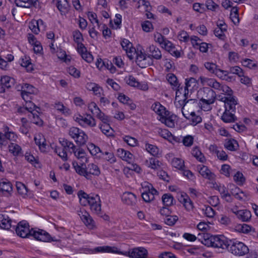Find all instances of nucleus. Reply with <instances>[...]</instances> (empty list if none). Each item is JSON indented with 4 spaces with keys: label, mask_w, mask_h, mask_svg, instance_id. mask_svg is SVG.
<instances>
[{
    "label": "nucleus",
    "mask_w": 258,
    "mask_h": 258,
    "mask_svg": "<svg viewBox=\"0 0 258 258\" xmlns=\"http://www.w3.org/2000/svg\"><path fill=\"white\" fill-rule=\"evenodd\" d=\"M161 122L169 127H174L175 126L174 120L172 119V116L168 118H164L161 120Z\"/></svg>",
    "instance_id": "0e129e2a"
},
{
    "label": "nucleus",
    "mask_w": 258,
    "mask_h": 258,
    "mask_svg": "<svg viewBox=\"0 0 258 258\" xmlns=\"http://www.w3.org/2000/svg\"><path fill=\"white\" fill-rule=\"evenodd\" d=\"M21 65L22 67L26 68L29 72H31L33 70L32 64L30 62V59H27L26 57H25V60L24 58L22 59Z\"/></svg>",
    "instance_id": "bf43d9fd"
},
{
    "label": "nucleus",
    "mask_w": 258,
    "mask_h": 258,
    "mask_svg": "<svg viewBox=\"0 0 258 258\" xmlns=\"http://www.w3.org/2000/svg\"><path fill=\"white\" fill-rule=\"evenodd\" d=\"M16 186L18 190V192L22 195H26L28 192V188L26 186L22 183L20 182H17Z\"/></svg>",
    "instance_id": "c03bdc74"
},
{
    "label": "nucleus",
    "mask_w": 258,
    "mask_h": 258,
    "mask_svg": "<svg viewBox=\"0 0 258 258\" xmlns=\"http://www.w3.org/2000/svg\"><path fill=\"white\" fill-rule=\"evenodd\" d=\"M126 83L132 87H135L138 81L136 78L132 75L129 76L125 78Z\"/></svg>",
    "instance_id": "69168bd1"
},
{
    "label": "nucleus",
    "mask_w": 258,
    "mask_h": 258,
    "mask_svg": "<svg viewBox=\"0 0 258 258\" xmlns=\"http://www.w3.org/2000/svg\"><path fill=\"white\" fill-rule=\"evenodd\" d=\"M238 146L237 142L234 139H230L226 140V142L224 144V147L225 148L228 149V150L234 151H236L237 149V147Z\"/></svg>",
    "instance_id": "c756f323"
},
{
    "label": "nucleus",
    "mask_w": 258,
    "mask_h": 258,
    "mask_svg": "<svg viewBox=\"0 0 258 258\" xmlns=\"http://www.w3.org/2000/svg\"><path fill=\"white\" fill-rule=\"evenodd\" d=\"M228 73L237 75L239 77H242L243 74L242 69L238 66L231 67Z\"/></svg>",
    "instance_id": "680f3d73"
},
{
    "label": "nucleus",
    "mask_w": 258,
    "mask_h": 258,
    "mask_svg": "<svg viewBox=\"0 0 258 258\" xmlns=\"http://www.w3.org/2000/svg\"><path fill=\"white\" fill-rule=\"evenodd\" d=\"M197 238L206 246L222 249H227L229 243L224 236L212 235L209 233H199Z\"/></svg>",
    "instance_id": "f03ea898"
},
{
    "label": "nucleus",
    "mask_w": 258,
    "mask_h": 258,
    "mask_svg": "<svg viewBox=\"0 0 258 258\" xmlns=\"http://www.w3.org/2000/svg\"><path fill=\"white\" fill-rule=\"evenodd\" d=\"M88 108L94 115L95 113H97V111H99V110L100 109L97 104L94 102H92L89 103L88 104Z\"/></svg>",
    "instance_id": "774afa93"
},
{
    "label": "nucleus",
    "mask_w": 258,
    "mask_h": 258,
    "mask_svg": "<svg viewBox=\"0 0 258 258\" xmlns=\"http://www.w3.org/2000/svg\"><path fill=\"white\" fill-rule=\"evenodd\" d=\"M123 203L130 206L136 205L137 200L136 196L131 192H125L121 196Z\"/></svg>",
    "instance_id": "f8f14e48"
},
{
    "label": "nucleus",
    "mask_w": 258,
    "mask_h": 258,
    "mask_svg": "<svg viewBox=\"0 0 258 258\" xmlns=\"http://www.w3.org/2000/svg\"><path fill=\"white\" fill-rule=\"evenodd\" d=\"M227 28L226 27H220V28H216L214 30V34L216 36L219 37V38L223 39L225 37V35L224 32L226 31Z\"/></svg>",
    "instance_id": "864d4df0"
},
{
    "label": "nucleus",
    "mask_w": 258,
    "mask_h": 258,
    "mask_svg": "<svg viewBox=\"0 0 258 258\" xmlns=\"http://www.w3.org/2000/svg\"><path fill=\"white\" fill-rule=\"evenodd\" d=\"M9 149L10 152L14 156H17L22 154L21 147L16 144L11 143L9 145Z\"/></svg>",
    "instance_id": "c85d7f7f"
},
{
    "label": "nucleus",
    "mask_w": 258,
    "mask_h": 258,
    "mask_svg": "<svg viewBox=\"0 0 258 258\" xmlns=\"http://www.w3.org/2000/svg\"><path fill=\"white\" fill-rule=\"evenodd\" d=\"M91 195H88L82 190L78 192V196L79 199L80 203L82 206H86L88 205V201Z\"/></svg>",
    "instance_id": "a878e982"
},
{
    "label": "nucleus",
    "mask_w": 258,
    "mask_h": 258,
    "mask_svg": "<svg viewBox=\"0 0 258 258\" xmlns=\"http://www.w3.org/2000/svg\"><path fill=\"white\" fill-rule=\"evenodd\" d=\"M149 54L148 57L150 59V62H152V59L157 60L162 58V53L160 49L156 46L151 45L149 47Z\"/></svg>",
    "instance_id": "9b49d317"
},
{
    "label": "nucleus",
    "mask_w": 258,
    "mask_h": 258,
    "mask_svg": "<svg viewBox=\"0 0 258 258\" xmlns=\"http://www.w3.org/2000/svg\"><path fill=\"white\" fill-rule=\"evenodd\" d=\"M159 134L161 136V137H163V138L168 140L170 142H172V141L170 139V137L172 134L167 130H161V131L159 132Z\"/></svg>",
    "instance_id": "338daca9"
},
{
    "label": "nucleus",
    "mask_w": 258,
    "mask_h": 258,
    "mask_svg": "<svg viewBox=\"0 0 258 258\" xmlns=\"http://www.w3.org/2000/svg\"><path fill=\"white\" fill-rule=\"evenodd\" d=\"M234 180L239 185H242L245 182V179L242 173L237 171L234 176Z\"/></svg>",
    "instance_id": "de8ad7c7"
},
{
    "label": "nucleus",
    "mask_w": 258,
    "mask_h": 258,
    "mask_svg": "<svg viewBox=\"0 0 258 258\" xmlns=\"http://www.w3.org/2000/svg\"><path fill=\"white\" fill-rule=\"evenodd\" d=\"M75 120L82 126H89L90 127L95 126L96 125L95 119L90 115L87 114V117L79 114L76 117Z\"/></svg>",
    "instance_id": "9d476101"
},
{
    "label": "nucleus",
    "mask_w": 258,
    "mask_h": 258,
    "mask_svg": "<svg viewBox=\"0 0 258 258\" xmlns=\"http://www.w3.org/2000/svg\"><path fill=\"white\" fill-rule=\"evenodd\" d=\"M181 197L183 198L182 202L183 203L185 208L187 211H190L192 210L194 208V204L190 198L187 196H186L185 198H184L183 196H181Z\"/></svg>",
    "instance_id": "58836bf2"
},
{
    "label": "nucleus",
    "mask_w": 258,
    "mask_h": 258,
    "mask_svg": "<svg viewBox=\"0 0 258 258\" xmlns=\"http://www.w3.org/2000/svg\"><path fill=\"white\" fill-rule=\"evenodd\" d=\"M146 149L148 152L154 156L157 155L158 154L159 149L156 146L147 144L146 145Z\"/></svg>",
    "instance_id": "37998d69"
},
{
    "label": "nucleus",
    "mask_w": 258,
    "mask_h": 258,
    "mask_svg": "<svg viewBox=\"0 0 258 258\" xmlns=\"http://www.w3.org/2000/svg\"><path fill=\"white\" fill-rule=\"evenodd\" d=\"M13 190L12 184L8 179H2L0 181V191L4 195H10Z\"/></svg>",
    "instance_id": "4468645a"
},
{
    "label": "nucleus",
    "mask_w": 258,
    "mask_h": 258,
    "mask_svg": "<svg viewBox=\"0 0 258 258\" xmlns=\"http://www.w3.org/2000/svg\"><path fill=\"white\" fill-rule=\"evenodd\" d=\"M0 82H1V84L4 85V86L7 89L11 88L12 87L14 86L15 84L14 79L8 76H5L1 77Z\"/></svg>",
    "instance_id": "393cba45"
},
{
    "label": "nucleus",
    "mask_w": 258,
    "mask_h": 258,
    "mask_svg": "<svg viewBox=\"0 0 258 258\" xmlns=\"http://www.w3.org/2000/svg\"><path fill=\"white\" fill-rule=\"evenodd\" d=\"M24 106L26 110L30 112V114L33 113V111L37 108L40 110V108L36 106L35 104L31 101L26 102V104Z\"/></svg>",
    "instance_id": "13d9d810"
},
{
    "label": "nucleus",
    "mask_w": 258,
    "mask_h": 258,
    "mask_svg": "<svg viewBox=\"0 0 258 258\" xmlns=\"http://www.w3.org/2000/svg\"><path fill=\"white\" fill-rule=\"evenodd\" d=\"M117 154L118 156L123 160H125L129 163L132 160L133 155L129 151H126L123 149L117 150Z\"/></svg>",
    "instance_id": "4be33fe9"
},
{
    "label": "nucleus",
    "mask_w": 258,
    "mask_h": 258,
    "mask_svg": "<svg viewBox=\"0 0 258 258\" xmlns=\"http://www.w3.org/2000/svg\"><path fill=\"white\" fill-rule=\"evenodd\" d=\"M178 219V218L176 216H171L169 215L166 217V218L165 219V223L169 226H172L175 224Z\"/></svg>",
    "instance_id": "052dcab7"
},
{
    "label": "nucleus",
    "mask_w": 258,
    "mask_h": 258,
    "mask_svg": "<svg viewBox=\"0 0 258 258\" xmlns=\"http://www.w3.org/2000/svg\"><path fill=\"white\" fill-rule=\"evenodd\" d=\"M181 142L185 146L190 147L193 144L194 138L190 135H187L182 138Z\"/></svg>",
    "instance_id": "3c124183"
},
{
    "label": "nucleus",
    "mask_w": 258,
    "mask_h": 258,
    "mask_svg": "<svg viewBox=\"0 0 258 258\" xmlns=\"http://www.w3.org/2000/svg\"><path fill=\"white\" fill-rule=\"evenodd\" d=\"M99 157L106 160L111 164L116 162V158L113 153L111 152H103L102 155L99 156Z\"/></svg>",
    "instance_id": "7c9ffc66"
},
{
    "label": "nucleus",
    "mask_w": 258,
    "mask_h": 258,
    "mask_svg": "<svg viewBox=\"0 0 258 258\" xmlns=\"http://www.w3.org/2000/svg\"><path fill=\"white\" fill-rule=\"evenodd\" d=\"M236 215L239 219L243 222L248 221L251 217V212L248 210H239L237 211Z\"/></svg>",
    "instance_id": "a211bd4d"
},
{
    "label": "nucleus",
    "mask_w": 258,
    "mask_h": 258,
    "mask_svg": "<svg viewBox=\"0 0 258 258\" xmlns=\"http://www.w3.org/2000/svg\"><path fill=\"white\" fill-rule=\"evenodd\" d=\"M78 52L81 54L83 59L88 62H91L93 60V57L90 52H88L86 47L85 46V49L78 48Z\"/></svg>",
    "instance_id": "5701e85b"
},
{
    "label": "nucleus",
    "mask_w": 258,
    "mask_h": 258,
    "mask_svg": "<svg viewBox=\"0 0 258 258\" xmlns=\"http://www.w3.org/2000/svg\"><path fill=\"white\" fill-rule=\"evenodd\" d=\"M124 141L130 146L135 147L138 143L136 139L129 136H126L123 138Z\"/></svg>",
    "instance_id": "5fc2aeb1"
},
{
    "label": "nucleus",
    "mask_w": 258,
    "mask_h": 258,
    "mask_svg": "<svg viewBox=\"0 0 258 258\" xmlns=\"http://www.w3.org/2000/svg\"><path fill=\"white\" fill-rule=\"evenodd\" d=\"M136 53V62L137 65L141 68H145L153 64V62H150L147 59L148 56L146 53L143 52L141 50L138 49L136 51H134Z\"/></svg>",
    "instance_id": "6e6552de"
},
{
    "label": "nucleus",
    "mask_w": 258,
    "mask_h": 258,
    "mask_svg": "<svg viewBox=\"0 0 258 258\" xmlns=\"http://www.w3.org/2000/svg\"><path fill=\"white\" fill-rule=\"evenodd\" d=\"M54 107L58 111L62 112L65 115H69L71 114V110L70 109L66 107L63 104L60 102H58L55 104Z\"/></svg>",
    "instance_id": "4c0bfd02"
},
{
    "label": "nucleus",
    "mask_w": 258,
    "mask_h": 258,
    "mask_svg": "<svg viewBox=\"0 0 258 258\" xmlns=\"http://www.w3.org/2000/svg\"><path fill=\"white\" fill-rule=\"evenodd\" d=\"M78 215L82 221L88 228L93 229L95 227V221L93 220L89 213L86 210H80L78 211Z\"/></svg>",
    "instance_id": "1a4fd4ad"
},
{
    "label": "nucleus",
    "mask_w": 258,
    "mask_h": 258,
    "mask_svg": "<svg viewBox=\"0 0 258 258\" xmlns=\"http://www.w3.org/2000/svg\"><path fill=\"white\" fill-rule=\"evenodd\" d=\"M88 136L84 133V132H82L81 133V134L78 137L77 140H75L76 143L80 145L83 146L84 145L88 140Z\"/></svg>",
    "instance_id": "c9c22d12"
},
{
    "label": "nucleus",
    "mask_w": 258,
    "mask_h": 258,
    "mask_svg": "<svg viewBox=\"0 0 258 258\" xmlns=\"http://www.w3.org/2000/svg\"><path fill=\"white\" fill-rule=\"evenodd\" d=\"M97 252H112V253H119L117 248L115 247H111L109 246H99L96 247L95 249Z\"/></svg>",
    "instance_id": "473e14b6"
},
{
    "label": "nucleus",
    "mask_w": 258,
    "mask_h": 258,
    "mask_svg": "<svg viewBox=\"0 0 258 258\" xmlns=\"http://www.w3.org/2000/svg\"><path fill=\"white\" fill-rule=\"evenodd\" d=\"M191 154L194 157H195L198 161L201 163H204L206 161V158L202 153L199 148L198 146H196L193 148Z\"/></svg>",
    "instance_id": "b1692460"
},
{
    "label": "nucleus",
    "mask_w": 258,
    "mask_h": 258,
    "mask_svg": "<svg viewBox=\"0 0 258 258\" xmlns=\"http://www.w3.org/2000/svg\"><path fill=\"white\" fill-rule=\"evenodd\" d=\"M236 228V230L244 233H248L251 230V227L246 224H239Z\"/></svg>",
    "instance_id": "79ce46f5"
},
{
    "label": "nucleus",
    "mask_w": 258,
    "mask_h": 258,
    "mask_svg": "<svg viewBox=\"0 0 258 258\" xmlns=\"http://www.w3.org/2000/svg\"><path fill=\"white\" fill-rule=\"evenodd\" d=\"M227 249L233 254L238 256L245 255L249 252L247 246L244 243L237 241L232 242L230 240Z\"/></svg>",
    "instance_id": "423d86ee"
},
{
    "label": "nucleus",
    "mask_w": 258,
    "mask_h": 258,
    "mask_svg": "<svg viewBox=\"0 0 258 258\" xmlns=\"http://www.w3.org/2000/svg\"><path fill=\"white\" fill-rule=\"evenodd\" d=\"M42 23V21L41 20H39L38 21H33L30 23L29 27L32 30V31L35 33V34H37L40 31L39 28V23Z\"/></svg>",
    "instance_id": "e433bc0d"
},
{
    "label": "nucleus",
    "mask_w": 258,
    "mask_h": 258,
    "mask_svg": "<svg viewBox=\"0 0 258 258\" xmlns=\"http://www.w3.org/2000/svg\"><path fill=\"white\" fill-rule=\"evenodd\" d=\"M99 128L107 136L110 137L113 136V130L110 127L108 122L100 124Z\"/></svg>",
    "instance_id": "cd10ccee"
},
{
    "label": "nucleus",
    "mask_w": 258,
    "mask_h": 258,
    "mask_svg": "<svg viewBox=\"0 0 258 258\" xmlns=\"http://www.w3.org/2000/svg\"><path fill=\"white\" fill-rule=\"evenodd\" d=\"M220 100L224 102L225 110L221 116V119L225 122L230 123L234 122L236 117L232 112L235 111V106L237 104V101L234 97H222Z\"/></svg>",
    "instance_id": "20e7f679"
},
{
    "label": "nucleus",
    "mask_w": 258,
    "mask_h": 258,
    "mask_svg": "<svg viewBox=\"0 0 258 258\" xmlns=\"http://www.w3.org/2000/svg\"><path fill=\"white\" fill-rule=\"evenodd\" d=\"M172 165L176 168L181 169L184 166V161L180 158H174L172 160Z\"/></svg>",
    "instance_id": "8fccbe9b"
},
{
    "label": "nucleus",
    "mask_w": 258,
    "mask_h": 258,
    "mask_svg": "<svg viewBox=\"0 0 258 258\" xmlns=\"http://www.w3.org/2000/svg\"><path fill=\"white\" fill-rule=\"evenodd\" d=\"M15 231L17 234L22 238L31 236L35 239L43 242L57 241L52 238L48 233L43 230L39 229L38 231L34 230L33 229L30 230L28 224L25 222H19L15 228Z\"/></svg>",
    "instance_id": "f257e3e1"
},
{
    "label": "nucleus",
    "mask_w": 258,
    "mask_h": 258,
    "mask_svg": "<svg viewBox=\"0 0 258 258\" xmlns=\"http://www.w3.org/2000/svg\"><path fill=\"white\" fill-rule=\"evenodd\" d=\"M149 167L154 169H157L160 167V162L156 158L152 157L149 159Z\"/></svg>",
    "instance_id": "603ef678"
},
{
    "label": "nucleus",
    "mask_w": 258,
    "mask_h": 258,
    "mask_svg": "<svg viewBox=\"0 0 258 258\" xmlns=\"http://www.w3.org/2000/svg\"><path fill=\"white\" fill-rule=\"evenodd\" d=\"M151 108L158 115L161 114V112L164 110V106L162 105L159 102H156L152 104Z\"/></svg>",
    "instance_id": "09e8293b"
},
{
    "label": "nucleus",
    "mask_w": 258,
    "mask_h": 258,
    "mask_svg": "<svg viewBox=\"0 0 258 258\" xmlns=\"http://www.w3.org/2000/svg\"><path fill=\"white\" fill-rule=\"evenodd\" d=\"M166 79L169 83L172 86L176 88L179 87V84L178 83V80L176 76L172 73H169L167 75Z\"/></svg>",
    "instance_id": "72a5a7b5"
},
{
    "label": "nucleus",
    "mask_w": 258,
    "mask_h": 258,
    "mask_svg": "<svg viewBox=\"0 0 258 258\" xmlns=\"http://www.w3.org/2000/svg\"><path fill=\"white\" fill-rule=\"evenodd\" d=\"M148 251L144 247L134 248L130 253L129 256L132 258H146Z\"/></svg>",
    "instance_id": "ddd939ff"
},
{
    "label": "nucleus",
    "mask_w": 258,
    "mask_h": 258,
    "mask_svg": "<svg viewBox=\"0 0 258 258\" xmlns=\"http://www.w3.org/2000/svg\"><path fill=\"white\" fill-rule=\"evenodd\" d=\"M12 221L9 218L4 216V220L3 221L0 227L4 229L8 230L11 227Z\"/></svg>",
    "instance_id": "4d7b16f0"
},
{
    "label": "nucleus",
    "mask_w": 258,
    "mask_h": 258,
    "mask_svg": "<svg viewBox=\"0 0 258 258\" xmlns=\"http://www.w3.org/2000/svg\"><path fill=\"white\" fill-rule=\"evenodd\" d=\"M88 202V205L90 206L92 212L101 216V202L99 196L98 195H91Z\"/></svg>",
    "instance_id": "0eeeda50"
},
{
    "label": "nucleus",
    "mask_w": 258,
    "mask_h": 258,
    "mask_svg": "<svg viewBox=\"0 0 258 258\" xmlns=\"http://www.w3.org/2000/svg\"><path fill=\"white\" fill-rule=\"evenodd\" d=\"M75 156L79 159H81L82 163L88 162V159L86 157V154L85 151L82 149H80L76 153Z\"/></svg>",
    "instance_id": "a18cd8bd"
},
{
    "label": "nucleus",
    "mask_w": 258,
    "mask_h": 258,
    "mask_svg": "<svg viewBox=\"0 0 258 258\" xmlns=\"http://www.w3.org/2000/svg\"><path fill=\"white\" fill-rule=\"evenodd\" d=\"M214 187L215 189L219 191L220 194L222 195L223 198H226L229 197V199H227V202H231L230 194L228 192L226 187L224 185H218L217 184H214Z\"/></svg>",
    "instance_id": "6ab92c4d"
},
{
    "label": "nucleus",
    "mask_w": 258,
    "mask_h": 258,
    "mask_svg": "<svg viewBox=\"0 0 258 258\" xmlns=\"http://www.w3.org/2000/svg\"><path fill=\"white\" fill-rule=\"evenodd\" d=\"M197 169L200 174L204 178L211 179L214 174L211 172L208 167L205 165H198Z\"/></svg>",
    "instance_id": "f3484780"
},
{
    "label": "nucleus",
    "mask_w": 258,
    "mask_h": 258,
    "mask_svg": "<svg viewBox=\"0 0 258 258\" xmlns=\"http://www.w3.org/2000/svg\"><path fill=\"white\" fill-rule=\"evenodd\" d=\"M122 48L126 51V53L134 52L136 49L133 47V44L126 39H123L121 42Z\"/></svg>",
    "instance_id": "bb28decb"
},
{
    "label": "nucleus",
    "mask_w": 258,
    "mask_h": 258,
    "mask_svg": "<svg viewBox=\"0 0 258 258\" xmlns=\"http://www.w3.org/2000/svg\"><path fill=\"white\" fill-rule=\"evenodd\" d=\"M56 7L62 15L68 11L69 4L67 0H57Z\"/></svg>",
    "instance_id": "412c9836"
},
{
    "label": "nucleus",
    "mask_w": 258,
    "mask_h": 258,
    "mask_svg": "<svg viewBox=\"0 0 258 258\" xmlns=\"http://www.w3.org/2000/svg\"><path fill=\"white\" fill-rule=\"evenodd\" d=\"M230 18L232 22L237 25L239 23V18L238 15V10L236 7H233L231 10Z\"/></svg>",
    "instance_id": "2f4dec72"
},
{
    "label": "nucleus",
    "mask_w": 258,
    "mask_h": 258,
    "mask_svg": "<svg viewBox=\"0 0 258 258\" xmlns=\"http://www.w3.org/2000/svg\"><path fill=\"white\" fill-rule=\"evenodd\" d=\"M88 149L92 155H96L99 153H100L102 154L103 153V152L98 146H95L93 143L89 144L88 146Z\"/></svg>",
    "instance_id": "49530a36"
},
{
    "label": "nucleus",
    "mask_w": 258,
    "mask_h": 258,
    "mask_svg": "<svg viewBox=\"0 0 258 258\" xmlns=\"http://www.w3.org/2000/svg\"><path fill=\"white\" fill-rule=\"evenodd\" d=\"M185 86L184 88V91H186L188 92V88L191 87L194 88L197 85V80L194 78H190L189 79H186L185 80Z\"/></svg>",
    "instance_id": "a19ab883"
},
{
    "label": "nucleus",
    "mask_w": 258,
    "mask_h": 258,
    "mask_svg": "<svg viewBox=\"0 0 258 258\" xmlns=\"http://www.w3.org/2000/svg\"><path fill=\"white\" fill-rule=\"evenodd\" d=\"M198 98L200 99L199 106L204 111H207L212 109L211 104H213L216 98V94L209 87H203L198 92Z\"/></svg>",
    "instance_id": "7ed1b4c3"
},
{
    "label": "nucleus",
    "mask_w": 258,
    "mask_h": 258,
    "mask_svg": "<svg viewBox=\"0 0 258 258\" xmlns=\"http://www.w3.org/2000/svg\"><path fill=\"white\" fill-rule=\"evenodd\" d=\"M162 200L164 205L169 207L173 204L174 198L170 194H165L163 195Z\"/></svg>",
    "instance_id": "f704fd0d"
},
{
    "label": "nucleus",
    "mask_w": 258,
    "mask_h": 258,
    "mask_svg": "<svg viewBox=\"0 0 258 258\" xmlns=\"http://www.w3.org/2000/svg\"><path fill=\"white\" fill-rule=\"evenodd\" d=\"M94 115L101 120L103 123H107L109 121V117L102 112L100 109Z\"/></svg>",
    "instance_id": "6e6d98bb"
},
{
    "label": "nucleus",
    "mask_w": 258,
    "mask_h": 258,
    "mask_svg": "<svg viewBox=\"0 0 258 258\" xmlns=\"http://www.w3.org/2000/svg\"><path fill=\"white\" fill-rule=\"evenodd\" d=\"M205 68L211 73L214 74L217 69V66L213 62H207L205 63Z\"/></svg>",
    "instance_id": "e2e57ef3"
},
{
    "label": "nucleus",
    "mask_w": 258,
    "mask_h": 258,
    "mask_svg": "<svg viewBox=\"0 0 258 258\" xmlns=\"http://www.w3.org/2000/svg\"><path fill=\"white\" fill-rule=\"evenodd\" d=\"M29 119H31V121L39 126H41L43 125V121L39 116L35 113L30 114L28 115Z\"/></svg>",
    "instance_id": "ea45409f"
},
{
    "label": "nucleus",
    "mask_w": 258,
    "mask_h": 258,
    "mask_svg": "<svg viewBox=\"0 0 258 258\" xmlns=\"http://www.w3.org/2000/svg\"><path fill=\"white\" fill-rule=\"evenodd\" d=\"M158 194V191L153 186L151 189L144 191L142 194L143 200L146 203H149L154 199V196Z\"/></svg>",
    "instance_id": "2eb2a0df"
},
{
    "label": "nucleus",
    "mask_w": 258,
    "mask_h": 258,
    "mask_svg": "<svg viewBox=\"0 0 258 258\" xmlns=\"http://www.w3.org/2000/svg\"><path fill=\"white\" fill-rule=\"evenodd\" d=\"M73 36L74 41L77 44L78 48L85 49V45L82 43L83 38L82 33L79 30H76L73 32Z\"/></svg>",
    "instance_id": "aec40b11"
},
{
    "label": "nucleus",
    "mask_w": 258,
    "mask_h": 258,
    "mask_svg": "<svg viewBox=\"0 0 258 258\" xmlns=\"http://www.w3.org/2000/svg\"><path fill=\"white\" fill-rule=\"evenodd\" d=\"M79 165L76 162L73 163V165L76 172L80 175H83L87 178L89 174L98 176L100 174V171L98 166L93 163L89 164L87 167L84 163H80Z\"/></svg>",
    "instance_id": "39448f33"
},
{
    "label": "nucleus",
    "mask_w": 258,
    "mask_h": 258,
    "mask_svg": "<svg viewBox=\"0 0 258 258\" xmlns=\"http://www.w3.org/2000/svg\"><path fill=\"white\" fill-rule=\"evenodd\" d=\"M182 112L183 116L194 125L200 123L202 120V117L200 115H197L195 112H191L189 114L184 113L183 111Z\"/></svg>",
    "instance_id": "dca6fc26"
}]
</instances>
